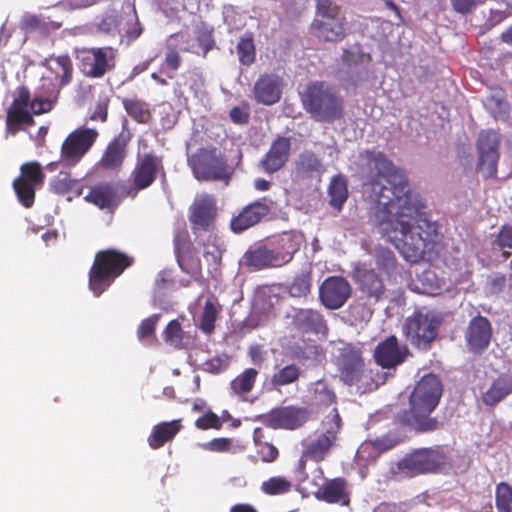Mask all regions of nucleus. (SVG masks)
<instances>
[{
  "mask_svg": "<svg viewBox=\"0 0 512 512\" xmlns=\"http://www.w3.org/2000/svg\"><path fill=\"white\" fill-rule=\"evenodd\" d=\"M12 186L21 205L31 208L35 202L36 189L39 187L17 179L13 180Z\"/></svg>",
  "mask_w": 512,
  "mask_h": 512,
  "instance_id": "45",
  "label": "nucleus"
},
{
  "mask_svg": "<svg viewBox=\"0 0 512 512\" xmlns=\"http://www.w3.org/2000/svg\"><path fill=\"white\" fill-rule=\"evenodd\" d=\"M204 450L211 452H228L231 450L232 442L228 438H214L211 441L201 445Z\"/></svg>",
  "mask_w": 512,
  "mask_h": 512,
  "instance_id": "57",
  "label": "nucleus"
},
{
  "mask_svg": "<svg viewBox=\"0 0 512 512\" xmlns=\"http://www.w3.org/2000/svg\"><path fill=\"white\" fill-rule=\"evenodd\" d=\"M161 170H163L161 157L153 153L144 154L138 159L131 172L133 186L128 191V195L134 198L139 191L151 186Z\"/></svg>",
  "mask_w": 512,
  "mask_h": 512,
  "instance_id": "12",
  "label": "nucleus"
},
{
  "mask_svg": "<svg viewBox=\"0 0 512 512\" xmlns=\"http://www.w3.org/2000/svg\"><path fill=\"white\" fill-rule=\"evenodd\" d=\"M320 160L313 152L301 153L294 164L293 177L299 185H306L314 178L319 181Z\"/></svg>",
  "mask_w": 512,
  "mask_h": 512,
  "instance_id": "26",
  "label": "nucleus"
},
{
  "mask_svg": "<svg viewBox=\"0 0 512 512\" xmlns=\"http://www.w3.org/2000/svg\"><path fill=\"white\" fill-rule=\"evenodd\" d=\"M45 173L42 166L37 161L25 162L20 167V175L16 177L17 180H23L26 183L32 184L41 188L45 182Z\"/></svg>",
  "mask_w": 512,
  "mask_h": 512,
  "instance_id": "41",
  "label": "nucleus"
},
{
  "mask_svg": "<svg viewBox=\"0 0 512 512\" xmlns=\"http://www.w3.org/2000/svg\"><path fill=\"white\" fill-rule=\"evenodd\" d=\"M310 292L309 279L304 276H297L289 286V294L292 297L306 296Z\"/></svg>",
  "mask_w": 512,
  "mask_h": 512,
  "instance_id": "55",
  "label": "nucleus"
},
{
  "mask_svg": "<svg viewBox=\"0 0 512 512\" xmlns=\"http://www.w3.org/2000/svg\"><path fill=\"white\" fill-rule=\"evenodd\" d=\"M53 64L49 67L55 74L54 79L42 78V87L46 86L48 81V88L45 93L48 96L58 97L60 90L68 85L72 80L73 65L68 55H59L52 58Z\"/></svg>",
  "mask_w": 512,
  "mask_h": 512,
  "instance_id": "20",
  "label": "nucleus"
},
{
  "mask_svg": "<svg viewBox=\"0 0 512 512\" xmlns=\"http://www.w3.org/2000/svg\"><path fill=\"white\" fill-rule=\"evenodd\" d=\"M492 243L500 250L512 249V227L503 226Z\"/></svg>",
  "mask_w": 512,
  "mask_h": 512,
  "instance_id": "58",
  "label": "nucleus"
},
{
  "mask_svg": "<svg viewBox=\"0 0 512 512\" xmlns=\"http://www.w3.org/2000/svg\"><path fill=\"white\" fill-rule=\"evenodd\" d=\"M320 460V440L311 443L306 450L303 452L300 462L303 467L308 462L318 463Z\"/></svg>",
  "mask_w": 512,
  "mask_h": 512,
  "instance_id": "59",
  "label": "nucleus"
},
{
  "mask_svg": "<svg viewBox=\"0 0 512 512\" xmlns=\"http://www.w3.org/2000/svg\"><path fill=\"white\" fill-rule=\"evenodd\" d=\"M6 135H16L23 125L33 126L34 118L28 109L9 107L6 114Z\"/></svg>",
  "mask_w": 512,
  "mask_h": 512,
  "instance_id": "34",
  "label": "nucleus"
},
{
  "mask_svg": "<svg viewBox=\"0 0 512 512\" xmlns=\"http://www.w3.org/2000/svg\"><path fill=\"white\" fill-rule=\"evenodd\" d=\"M322 500L329 503L349 504L346 481L343 478L329 480L322 489Z\"/></svg>",
  "mask_w": 512,
  "mask_h": 512,
  "instance_id": "35",
  "label": "nucleus"
},
{
  "mask_svg": "<svg viewBox=\"0 0 512 512\" xmlns=\"http://www.w3.org/2000/svg\"><path fill=\"white\" fill-rule=\"evenodd\" d=\"M291 150L290 138L279 136L271 144L268 152L261 160V165L267 173L279 171L287 162Z\"/></svg>",
  "mask_w": 512,
  "mask_h": 512,
  "instance_id": "25",
  "label": "nucleus"
},
{
  "mask_svg": "<svg viewBox=\"0 0 512 512\" xmlns=\"http://www.w3.org/2000/svg\"><path fill=\"white\" fill-rule=\"evenodd\" d=\"M449 466L448 458L442 451L422 448L398 461L393 472L400 478H412L420 474L442 472Z\"/></svg>",
  "mask_w": 512,
  "mask_h": 512,
  "instance_id": "5",
  "label": "nucleus"
},
{
  "mask_svg": "<svg viewBox=\"0 0 512 512\" xmlns=\"http://www.w3.org/2000/svg\"><path fill=\"white\" fill-rule=\"evenodd\" d=\"M50 190L57 195L73 192L76 196L83 194L84 186L79 179L72 178L68 172H59L50 182Z\"/></svg>",
  "mask_w": 512,
  "mask_h": 512,
  "instance_id": "33",
  "label": "nucleus"
},
{
  "mask_svg": "<svg viewBox=\"0 0 512 512\" xmlns=\"http://www.w3.org/2000/svg\"><path fill=\"white\" fill-rule=\"evenodd\" d=\"M283 81L276 74H262L255 81L253 96L257 103L273 105L281 99Z\"/></svg>",
  "mask_w": 512,
  "mask_h": 512,
  "instance_id": "21",
  "label": "nucleus"
},
{
  "mask_svg": "<svg viewBox=\"0 0 512 512\" xmlns=\"http://www.w3.org/2000/svg\"><path fill=\"white\" fill-rule=\"evenodd\" d=\"M159 320L160 314H153L148 318L142 320L137 329V336L139 340H143L147 337L154 335Z\"/></svg>",
  "mask_w": 512,
  "mask_h": 512,
  "instance_id": "54",
  "label": "nucleus"
},
{
  "mask_svg": "<svg viewBox=\"0 0 512 512\" xmlns=\"http://www.w3.org/2000/svg\"><path fill=\"white\" fill-rule=\"evenodd\" d=\"M230 119L233 123L243 125L247 124L250 120V114L247 108L235 106L230 110Z\"/></svg>",
  "mask_w": 512,
  "mask_h": 512,
  "instance_id": "63",
  "label": "nucleus"
},
{
  "mask_svg": "<svg viewBox=\"0 0 512 512\" xmlns=\"http://www.w3.org/2000/svg\"><path fill=\"white\" fill-rule=\"evenodd\" d=\"M296 326L303 332H318L319 314L312 310H301L295 318Z\"/></svg>",
  "mask_w": 512,
  "mask_h": 512,
  "instance_id": "48",
  "label": "nucleus"
},
{
  "mask_svg": "<svg viewBox=\"0 0 512 512\" xmlns=\"http://www.w3.org/2000/svg\"><path fill=\"white\" fill-rule=\"evenodd\" d=\"M342 115V99L330 91H322V122H332Z\"/></svg>",
  "mask_w": 512,
  "mask_h": 512,
  "instance_id": "38",
  "label": "nucleus"
},
{
  "mask_svg": "<svg viewBox=\"0 0 512 512\" xmlns=\"http://www.w3.org/2000/svg\"><path fill=\"white\" fill-rule=\"evenodd\" d=\"M261 433L262 431L260 428H256L254 430V441L257 446V454L263 462H273L278 458V449L268 442H263L261 440Z\"/></svg>",
  "mask_w": 512,
  "mask_h": 512,
  "instance_id": "49",
  "label": "nucleus"
},
{
  "mask_svg": "<svg viewBox=\"0 0 512 512\" xmlns=\"http://www.w3.org/2000/svg\"><path fill=\"white\" fill-rule=\"evenodd\" d=\"M133 264L134 258L120 250L108 248L98 251L89 271L90 290L99 297Z\"/></svg>",
  "mask_w": 512,
  "mask_h": 512,
  "instance_id": "3",
  "label": "nucleus"
},
{
  "mask_svg": "<svg viewBox=\"0 0 512 512\" xmlns=\"http://www.w3.org/2000/svg\"><path fill=\"white\" fill-rule=\"evenodd\" d=\"M181 419L156 424L148 436L149 446L156 450L163 447L167 442L172 441L181 431Z\"/></svg>",
  "mask_w": 512,
  "mask_h": 512,
  "instance_id": "30",
  "label": "nucleus"
},
{
  "mask_svg": "<svg viewBox=\"0 0 512 512\" xmlns=\"http://www.w3.org/2000/svg\"><path fill=\"white\" fill-rule=\"evenodd\" d=\"M204 247L203 256L209 266L218 269L222 262V254L224 249L218 243V238L214 234H209L207 243H200Z\"/></svg>",
  "mask_w": 512,
  "mask_h": 512,
  "instance_id": "42",
  "label": "nucleus"
},
{
  "mask_svg": "<svg viewBox=\"0 0 512 512\" xmlns=\"http://www.w3.org/2000/svg\"><path fill=\"white\" fill-rule=\"evenodd\" d=\"M376 264L386 273H392L396 268V258L394 253L387 248H378L376 251Z\"/></svg>",
  "mask_w": 512,
  "mask_h": 512,
  "instance_id": "52",
  "label": "nucleus"
},
{
  "mask_svg": "<svg viewBox=\"0 0 512 512\" xmlns=\"http://www.w3.org/2000/svg\"><path fill=\"white\" fill-rule=\"evenodd\" d=\"M335 395L333 392L322 389V404L324 402H328L329 405L326 406L327 414L325 415V420L322 422V429H324V433L322 434V457L324 454L332 447L336 446L337 434L341 428V418L338 413L336 407L331 406L334 402Z\"/></svg>",
  "mask_w": 512,
  "mask_h": 512,
  "instance_id": "17",
  "label": "nucleus"
},
{
  "mask_svg": "<svg viewBox=\"0 0 512 512\" xmlns=\"http://www.w3.org/2000/svg\"><path fill=\"white\" fill-rule=\"evenodd\" d=\"M81 73L92 79H100L116 68L117 50L111 46L76 47L73 51Z\"/></svg>",
  "mask_w": 512,
  "mask_h": 512,
  "instance_id": "7",
  "label": "nucleus"
},
{
  "mask_svg": "<svg viewBox=\"0 0 512 512\" xmlns=\"http://www.w3.org/2000/svg\"><path fill=\"white\" fill-rule=\"evenodd\" d=\"M443 319L441 312L423 308L406 319L404 324L405 335L413 345L421 349H427L436 339Z\"/></svg>",
  "mask_w": 512,
  "mask_h": 512,
  "instance_id": "6",
  "label": "nucleus"
},
{
  "mask_svg": "<svg viewBox=\"0 0 512 512\" xmlns=\"http://www.w3.org/2000/svg\"><path fill=\"white\" fill-rule=\"evenodd\" d=\"M237 54L241 64L249 66L255 61V46L251 37L242 38L237 44Z\"/></svg>",
  "mask_w": 512,
  "mask_h": 512,
  "instance_id": "51",
  "label": "nucleus"
},
{
  "mask_svg": "<svg viewBox=\"0 0 512 512\" xmlns=\"http://www.w3.org/2000/svg\"><path fill=\"white\" fill-rule=\"evenodd\" d=\"M132 139V133L123 125L119 134L114 136L107 144L100 160L99 166L104 170H118L122 167L127 156L128 145Z\"/></svg>",
  "mask_w": 512,
  "mask_h": 512,
  "instance_id": "15",
  "label": "nucleus"
},
{
  "mask_svg": "<svg viewBox=\"0 0 512 512\" xmlns=\"http://www.w3.org/2000/svg\"><path fill=\"white\" fill-rule=\"evenodd\" d=\"M352 278L359 290L371 302H378L384 295V284L375 271L365 264L354 265Z\"/></svg>",
  "mask_w": 512,
  "mask_h": 512,
  "instance_id": "18",
  "label": "nucleus"
},
{
  "mask_svg": "<svg viewBox=\"0 0 512 512\" xmlns=\"http://www.w3.org/2000/svg\"><path fill=\"white\" fill-rule=\"evenodd\" d=\"M126 113L137 123L147 124L152 119L149 103L137 98H124L122 100Z\"/></svg>",
  "mask_w": 512,
  "mask_h": 512,
  "instance_id": "36",
  "label": "nucleus"
},
{
  "mask_svg": "<svg viewBox=\"0 0 512 512\" xmlns=\"http://www.w3.org/2000/svg\"><path fill=\"white\" fill-rule=\"evenodd\" d=\"M195 426L200 430H219L222 427V422L217 414L209 410L195 421Z\"/></svg>",
  "mask_w": 512,
  "mask_h": 512,
  "instance_id": "53",
  "label": "nucleus"
},
{
  "mask_svg": "<svg viewBox=\"0 0 512 512\" xmlns=\"http://www.w3.org/2000/svg\"><path fill=\"white\" fill-rule=\"evenodd\" d=\"M500 143L501 135L494 130H484L479 133L476 143L478 154L477 169L486 179L494 178L497 175Z\"/></svg>",
  "mask_w": 512,
  "mask_h": 512,
  "instance_id": "10",
  "label": "nucleus"
},
{
  "mask_svg": "<svg viewBox=\"0 0 512 512\" xmlns=\"http://www.w3.org/2000/svg\"><path fill=\"white\" fill-rule=\"evenodd\" d=\"M271 210L266 198L253 201L242 208L230 221V228L234 233H241L261 222Z\"/></svg>",
  "mask_w": 512,
  "mask_h": 512,
  "instance_id": "16",
  "label": "nucleus"
},
{
  "mask_svg": "<svg viewBox=\"0 0 512 512\" xmlns=\"http://www.w3.org/2000/svg\"><path fill=\"white\" fill-rule=\"evenodd\" d=\"M187 163L194 178L200 182L228 183L233 173L226 156L212 144L201 146L189 154Z\"/></svg>",
  "mask_w": 512,
  "mask_h": 512,
  "instance_id": "4",
  "label": "nucleus"
},
{
  "mask_svg": "<svg viewBox=\"0 0 512 512\" xmlns=\"http://www.w3.org/2000/svg\"><path fill=\"white\" fill-rule=\"evenodd\" d=\"M99 137L95 128L81 126L70 132L60 149V159L67 166L77 165L91 150Z\"/></svg>",
  "mask_w": 512,
  "mask_h": 512,
  "instance_id": "8",
  "label": "nucleus"
},
{
  "mask_svg": "<svg viewBox=\"0 0 512 512\" xmlns=\"http://www.w3.org/2000/svg\"><path fill=\"white\" fill-rule=\"evenodd\" d=\"M359 158L375 200L374 227L407 261H419L438 241L436 222L427 217L422 198L410 191L405 172L383 152L365 150Z\"/></svg>",
  "mask_w": 512,
  "mask_h": 512,
  "instance_id": "1",
  "label": "nucleus"
},
{
  "mask_svg": "<svg viewBox=\"0 0 512 512\" xmlns=\"http://www.w3.org/2000/svg\"><path fill=\"white\" fill-rule=\"evenodd\" d=\"M62 22L53 20L50 16L25 14L20 21V29L26 34L38 33L47 36L57 31Z\"/></svg>",
  "mask_w": 512,
  "mask_h": 512,
  "instance_id": "29",
  "label": "nucleus"
},
{
  "mask_svg": "<svg viewBox=\"0 0 512 512\" xmlns=\"http://www.w3.org/2000/svg\"><path fill=\"white\" fill-rule=\"evenodd\" d=\"M258 371L254 368L245 369L240 375L231 381L230 387L235 394L250 392L255 384Z\"/></svg>",
  "mask_w": 512,
  "mask_h": 512,
  "instance_id": "43",
  "label": "nucleus"
},
{
  "mask_svg": "<svg viewBox=\"0 0 512 512\" xmlns=\"http://www.w3.org/2000/svg\"><path fill=\"white\" fill-rule=\"evenodd\" d=\"M30 91L26 86L18 87L16 90V96L10 107H16L18 109H28L31 103Z\"/></svg>",
  "mask_w": 512,
  "mask_h": 512,
  "instance_id": "60",
  "label": "nucleus"
},
{
  "mask_svg": "<svg viewBox=\"0 0 512 512\" xmlns=\"http://www.w3.org/2000/svg\"><path fill=\"white\" fill-rule=\"evenodd\" d=\"M84 199L100 209L112 208L117 205V192L112 184L99 183L91 187Z\"/></svg>",
  "mask_w": 512,
  "mask_h": 512,
  "instance_id": "31",
  "label": "nucleus"
},
{
  "mask_svg": "<svg viewBox=\"0 0 512 512\" xmlns=\"http://www.w3.org/2000/svg\"><path fill=\"white\" fill-rule=\"evenodd\" d=\"M347 22L342 9L329 0H322V40L339 42L346 36Z\"/></svg>",
  "mask_w": 512,
  "mask_h": 512,
  "instance_id": "14",
  "label": "nucleus"
},
{
  "mask_svg": "<svg viewBox=\"0 0 512 512\" xmlns=\"http://www.w3.org/2000/svg\"><path fill=\"white\" fill-rule=\"evenodd\" d=\"M274 253V260L278 267L289 263L294 254L299 251L301 246V238L291 233H283L269 243Z\"/></svg>",
  "mask_w": 512,
  "mask_h": 512,
  "instance_id": "27",
  "label": "nucleus"
},
{
  "mask_svg": "<svg viewBox=\"0 0 512 512\" xmlns=\"http://www.w3.org/2000/svg\"><path fill=\"white\" fill-rule=\"evenodd\" d=\"M328 196L330 206L340 211L348 198L347 183L343 177L335 176L332 178L328 186Z\"/></svg>",
  "mask_w": 512,
  "mask_h": 512,
  "instance_id": "40",
  "label": "nucleus"
},
{
  "mask_svg": "<svg viewBox=\"0 0 512 512\" xmlns=\"http://www.w3.org/2000/svg\"><path fill=\"white\" fill-rule=\"evenodd\" d=\"M270 245L250 247L242 257V264L252 270L278 267Z\"/></svg>",
  "mask_w": 512,
  "mask_h": 512,
  "instance_id": "28",
  "label": "nucleus"
},
{
  "mask_svg": "<svg viewBox=\"0 0 512 512\" xmlns=\"http://www.w3.org/2000/svg\"><path fill=\"white\" fill-rule=\"evenodd\" d=\"M441 394L442 385L436 375L422 377L410 396V410L404 414L403 421L418 431L436 430L439 422L430 414L438 405Z\"/></svg>",
  "mask_w": 512,
  "mask_h": 512,
  "instance_id": "2",
  "label": "nucleus"
},
{
  "mask_svg": "<svg viewBox=\"0 0 512 512\" xmlns=\"http://www.w3.org/2000/svg\"><path fill=\"white\" fill-rule=\"evenodd\" d=\"M453 9L460 14L470 13L477 5L484 0H450Z\"/></svg>",
  "mask_w": 512,
  "mask_h": 512,
  "instance_id": "61",
  "label": "nucleus"
},
{
  "mask_svg": "<svg viewBox=\"0 0 512 512\" xmlns=\"http://www.w3.org/2000/svg\"><path fill=\"white\" fill-rule=\"evenodd\" d=\"M308 419V412L304 408L293 406L281 407L272 410L267 415V424L273 429H296Z\"/></svg>",
  "mask_w": 512,
  "mask_h": 512,
  "instance_id": "22",
  "label": "nucleus"
},
{
  "mask_svg": "<svg viewBox=\"0 0 512 512\" xmlns=\"http://www.w3.org/2000/svg\"><path fill=\"white\" fill-rule=\"evenodd\" d=\"M184 331L179 320H171L163 331L164 341L175 349L182 348Z\"/></svg>",
  "mask_w": 512,
  "mask_h": 512,
  "instance_id": "47",
  "label": "nucleus"
},
{
  "mask_svg": "<svg viewBox=\"0 0 512 512\" xmlns=\"http://www.w3.org/2000/svg\"><path fill=\"white\" fill-rule=\"evenodd\" d=\"M300 368L295 364H289L275 372L271 377V384L274 387L286 386L298 380Z\"/></svg>",
  "mask_w": 512,
  "mask_h": 512,
  "instance_id": "46",
  "label": "nucleus"
},
{
  "mask_svg": "<svg viewBox=\"0 0 512 512\" xmlns=\"http://www.w3.org/2000/svg\"><path fill=\"white\" fill-rule=\"evenodd\" d=\"M496 507L498 512H512V487L505 482L496 487Z\"/></svg>",
  "mask_w": 512,
  "mask_h": 512,
  "instance_id": "50",
  "label": "nucleus"
},
{
  "mask_svg": "<svg viewBox=\"0 0 512 512\" xmlns=\"http://www.w3.org/2000/svg\"><path fill=\"white\" fill-rule=\"evenodd\" d=\"M304 109L316 120L320 119V85L309 83L299 92Z\"/></svg>",
  "mask_w": 512,
  "mask_h": 512,
  "instance_id": "37",
  "label": "nucleus"
},
{
  "mask_svg": "<svg viewBox=\"0 0 512 512\" xmlns=\"http://www.w3.org/2000/svg\"><path fill=\"white\" fill-rule=\"evenodd\" d=\"M408 353L405 345H400L395 336H390L376 346L374 358L378 365L390 370L402 364Z\"/></svg>",
  "mask_w": 512,
  "mask_h": 512,
  "instance_id": "19",
  "label": "nucleus"
},
{
  "mask_svg": "<svg viewBox=\"0 0 512 512\" xmlns=\"http://www.w3.org/2000/svg\"><path fill=\"white\" fill-rule=\"evenodd\" d=\"M350 293V285L344 278H329L322 283V305L329 309H338L344 305Z\"/></svg>",
  "mask_w": 512,
  "mask_h": 512,
  "instance_id": "24",
  "label": "nucleus"
},
{
  "mask_svg": "<svg viewBox=\"0 0 512 512\" xmlns=\"http://www.w3.org/2000/svg\"><path fill=\"white\" fill-rule=\"evenodd\" d=\"M512 393V377L501 376L482 394L485 405L494 406Z\"/></svg>",
  "mask_w": 512,
  "mask_h": 512,
  "instance_id": "32",
  "label": "nucleus"
},
{
  "mask_svg": "<svg viewBox=\"0 0 512 512\" xmlns=\"http://www.w3.org/2000/svg\"><path fill=\"white\" fill-rule=\"evenodd\" d=\"M492 328L490 322L483 316H476L465 331L468 349L473 353L482 352L490 343Z\"/></svg>",
  "mask_w": 512,
  "mask_h": 512,
  "instance_id": "23",
  "label": "nucleus"
},
{
  "mask_svg": "<svg viewBox=\"0 0 512 512\" xmlns=\"http://www.w3.org/2000/svg\"><path fill=\"white\" fill-rule=\"evenodd\" d=\"M57 98L54 97V100L50 98H42L36 97L30 103V109L32 114L41 115L50 112L53 109L54 103Z\"/></svg>",
  "mask_w": 512,
  "mask_h": 512,
  "instance_id": "56",
  "label": "nucleus"
},
{
  "mask_svg": "<svg viewBox=\"0 0 512 512\" xmlns=\"http://www.w3.org/2000/svg\"><path fill=\"white\" fill-rule=\"evenodd\" d=\"M216 217L217 205L215 198L209 194L196 197L190 206L188 216L191 230L195 237L199 238L201 232L212 234Z\"/></svg>",
  "mask_w": 512,
  "mask_h": 512,
  "instance_id": "11",
  "label": "nucleus"
},
{
  "mask_svg": "<svg viewBox=\"0 0 512 512\" xmlns=\"http://www.w3.org/2000/svg\"><path fill=\"white\" fill-rule=\"evenodd\" d=\"M332 354L341 379L348 385L358 383L364 373V360L360 349L351 344L339 342L333 346Z\"/></svg>",
  "mask_w": 512,
  "mask_h": 512,
  "instance_id": "9",
  "label": "nucleus"
},
{
  "mask_svg": "<svg viewBox=\"0 0 512 512\" xmlns=\"http://www.w3.org/2000/svg\"><path fill=\"white\" fill-rule=\"evenodd\" d=\"M173 246L180 269L190 275L200 274L201 260L187 230H179L175 233Z\"/></svg>",
  "mask_w": 512,
  "mask_h": 512,
  "instance_id": "13",
  "label": "nucleus"
},
{
  "mask_svg": "<svg viewBox=\"0 0 512 512\" xmlns=\"http://www.w3.org/2000/svg\"><path fill=\"white\" fill-rule=\"evenodd\" d=\"M221 311V305L215 298H208L205 301L203 312L200 318L199 328L207 335H211L215 330V322Z\"/></svg>",
  "mask_w": 512,
  "mask_h": 512,
  "instance_id": "39",
  "label": "nucleus"
},
{
  "mask_svg": "<svg viewBox=\"0 0 512 512\" xmlns=\"http://www.w3.org/2000/svg\"><path fill=\"white\" fill-rule=\"evenodd\" d=\"M109 99L104 98L98 101L90 119L93 121L106 122L108 118Z\"/></svg>",
  "mask_w": 512,
  "mask_h": 512,
  "instance_id": "62",
  "label": "nucleus"
},
{
  "mask_svg": "<svg viewBox=\"0 0 512 512\" xmlns=\"http://www.w3.org/2000/svg\"><path fill=\"white\" fill-rule=\"evenodd\" d=\"M164 62L170 70L176 71L181 66L182 58L176 48H168Z\"/></svg>",
  "mask_w": 512,
  "mask_h": 512,
  "instance_id": "64",
  "label": "nucleus"
},
{
  "mask_svg": "<svg viewBox=\"0 0 512 512\" xmlns=\"http://www.w3.org/2000/svg\"><path fill=\"white\" fill-rule=\"evenodd\" d=\"M292 482L283 476L271 477L262 482L261 491L270 496L282 495L291 491Z\"/></svg>",
  "mask_w": 512,
  "mask_h": 512,
  "instance_id": "44",
  "label": "nucleus"
}]
</instances>
